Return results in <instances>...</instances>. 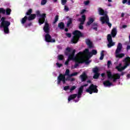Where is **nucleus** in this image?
Listing matches in <instances>:
<instances>
[{
	"instance_id": "48",
	"label": "nucleus",
	"mask_w": 130,
	"mask_h": 130,
	"mask_svg": "<svg viewBox=\"0 0 130 130\" xmlns=\"http://www.w3.org/2000/svg\"><path fill=\"white\" fill-rule=\"evenodd\" d=\"M79 28L80 30H83L84 29V26H83V24H80L79 26Z\"/></svg>"
},
{
	"instance_id": "33",
	"label": "nucleus",
	"mask_w": 130,
	"mask_h": 130,
	"mask_svg": "<svg viewBox=\"0 0 130 130\" xmlns=\"http://www.w3.org/2000/svg\"><path fill=\"white\" fill-rule=\"evenodd\" d=\"M100 76V73H94L93 78L95 79H99V77Z\"/></svg>"
},
{
	"instance_id": "59",
	"label": "nucleus",
	"mask_w": 130,
	"mask_h": 130,
	"mask_svg": "<svg viewBox=\"0 0 130 130\" xmlns=\"http://www.w3.org/2000/svg\"><path fill=\"white\" fill-rule=\"evenodd\" d=\"M126 3H127V0H123L122 1V4H126Z\"/></svg>"
},
{
	"instance_id": "41",
	"label": "nucleus",
	"mask_w": 130,
	"mask_h": 130,
	"mask_svg": "<svg viewBox=\"0 0 130 130\" xmlns=\"http://www.w3.org/2000/svg\"><path fill=\"white\" fill-rule=\"evenodd\" d=\"M63 90L64 91H68V90H70V86H64L63 88Z\"/></svg>"
},
{
	"instance_id": "54",
	"label": "nucleus",
	"mask_w": 130,
	"mask_h": 130,
	"mask_svg": "<svg viewBox=\"0 0 130 130\" xmlns=\"http://www.w3.org/2000/svg\"><path fill=\"white\" fill-rule=\"evenodd\" d=\"M67 51H68V52H71V51H72V49H71V48L70 47H68L66 49Z\"/></svg>"
},
{
	"instance_id": "14",
	"label": "nucleus",
	"mask_w": 130,
	"mask_h": 130,
	"mask_svg": "<svg viewBox=\"0 0 130 130\" xmlns=\"http://www.w3.org/2000/svg\"><path fill=\"white\" fill-rule=\"evenodd\" d=\"M41 18H40L39 19V23L40 25H42V24H44V22H45V18H46V14L43 13L42 14H41V16H40Z\"/></svg>"
},
{
	"instance_id": "28",
	"label": "nucleus",
	"mask_w": 130,
	"mask_h": 130,
	"mask_svg": "<svg viewBox=\"0 0 130 130\" xmlns=\"http://www.w3.org/2000/svg\"><path fill=\"white\" fill-rule=\"evenodd\" d=\"M12 12V9L10 8H7L5 9V14L6 16H10L11 13Z\"/></svg>"
},
{
	"instance_id": "12",
	"label": "nucleus",
	"mask_w": 130,
	"mask_h": 130,
	"mask_svg": "<svg viewBox=\"0 0 130 130\" xmlns=\"http://www.w3.org/2000/svg\"><path fill=\"white\" fill-rule=\"evenodd\" d=\"M45 40L46 42L48 43H53L55 42V39H52L51 38V36L49 35V34H46L45 36Z\"/></svg>"
},
{
	"instance_id": "56",
	"label": "nucleus",
	"mask_w": 130,
	"mask_h": 130,
	"mask_svg": "<svg viewBox=\"0 0 130 130\" xmlns=\"http://www.w3.org/2000/svg\"><path fill=\"white\" fill-rule=\"evenodd\" d=\"M81 96H82V94L80 93H78L77 98L79 99V98H81Z\"/></svg>"
},
{
	"instance_id": "58",
	"label": "nucleus",
	"mask_w": 130,
	"mask_h": 130,
	"mask_svg": "<svg viewBox=\"0 0 130 130\" xmlns=\"http://www.w3.org/2000/svg\"><path fill=\"white\" fill-rule=\"evenodd\" d=\"M71 77L72 76H71V75H68V77H67L68 81H70V80Z\"/></svg>"
},
{
	"instance_id": "10",
	"label": "nucleus",
	"mask_w": 130,
	"mask_h": 130,
	"mask_svg": "<svg viewBox=\"0 0 130 130\" xmlns=\"http://www.w3.org/2000/svg\"><path fill=\"white\" fill-rule=\"evenodd\" d=\"M107 40L108 42V44H107L108 48H110L111 47H112V46L115 45V43L113 42L112 41V37H111V34H108L107 35Z\"/></svg>"
},
{
	"instance_id": "21",
	"label": "nucleus",
	"mask_w": 130,
	"mask_h": 130,
	"mask_svg": "<svg viewBox=\"0 0 130 130\" xmlns=\"http://www.w3.org/2000/svg\"><path fill=\"white\" fill-rule=\"evenodd\" d=\"M79 21L80 22L81 25H84L85 21H86V15H82V18L79 19Z\"/></svg>"
},
{
	"instance_id": "1",
	"label": "nucleus",
	"mask_w": 130,
	"mask_h": 130,
	"mask_svg": "<svg viewBox=\"0 0 130 130\" xmlns=\"http://www.w3.org/2000/svg\"><path fill=\"white\" fill-rule=\"evenodd\" d=\"M1 22L0 28H3L5 34H9L10 33L9 27L11 25V22L7 20V18L5 17H3L1 18Z\"/></svg>"
},
{
	"instance_id": "24",
	"label": "nucleus",
	"mask_w": 130,
	"mask_h": 130,
	"mask_svg": "<svg viewBox=\"0 0 130 130\" xmlns=\"http://www.w3.org/2000/svg\"><path fill=\"white\" fill-rule=\"evenodd\" d=\"M104 86L106 87H109L112 85V83L110 82L109 80H106L103 82Z\"/></svg>"
},
{
	"instance_id": "49",
	"label": "nucleus",
	"mask_w": 130,
	"mask_h": 130,
	"mask_svg": "<svg viewBox=\"0 0 130 130\" xmlns=\"http://www.w3.org/2000/svg\"><path fill=\"white\" fill-rule=\"evenodd\" d=\"M56 64L57 66H58V68H61V67L62 66V64L59 63L58 62H57Z\"/></svg>"
},
{
	"instance_id": "43",
	"label": "nucleus",
	"mask_w": 130,
	"mask_h": 130,
	"mask_svg": "<svg viewBox=\"0 0 130 130\" xmlns=\"http://www.w3.org/2000/svg\"><path fill=\"white\" fill-rule=\"evenodd\" d=\"M77 87L76 86H73L71 88H70V91L72 92V91H74V90H75L76 89Z\"/></svg>"
},
{
	"instance_id": "64",
	"label": "nucleus",
	"mask_w": 130,
	"mask_h": 130,
	"mask_svg": "<svg viewBox=\"0 0 130 130\" xmlns=\"http://www.w3.org/2000/svg\"><path fill=\"white\" fill-rule=\"evenodd\" d=\"M127 5H128V6H130V0H128Z\"/></svg>"
},
{
	"instance_id": "32",
	"label": "nucleus",
	"mask_w": 130,
	"mask_h": 130,
	"mask_svg": "<svg viewBox=\"0 0 130 130\" xmlns=\"http://www.w3.org/2000/svg\"><path fill=\"white\" fill-rule=\"evenodd\" d=\"M92 72L94 74L99 73V68L97 67L93 68Z\"/></svg>"
},
{
	"instance_id": "50",
	"label": "nucleus",
	"mask_w": 130,
	"mask_h": 130,
	"mask_svg": "<svg viewBox=\"0 0 130 130\" xmlns=\"http://www.w3.org/2000/svg\"><path fill=\"white\" fill-rule=\"evenodd\" d=\"M70 60H71L67 59V60L65 62L66 66H69V62H70Z\"/></svg>"
},
{
	"instance_id": "29",
	"label": "nucleus",
	"mask_w": 130,
	"mask_h": 130,
	"mask_svg": "<svg viewBox=\"0 0 130 130\" xmlns=\"http://www.w3.org/2000/svg\"><path fill=\"white\" fill-rule=\"evenodd\" d=\"M1 14H2V15H6V9L4 8H0V19H2V15Z\"/></svg>"
},
{
	"instance_id": "57",
	"label": "nucleus",
	"mask_w": 130,
	"mask_h": 130,
	"mask_svg": "<svg viewBox=\"0 0 130 130\" xmlns=\"http://www.w3.org/2000/svg\"><path fill=\"white\" fill-rule=\"evenodd\" d=\"M88 84H84V85H82V86H80V87H82V88L84 89V87H87V86H88Z\"/></svg>"
},
{
	"instance_id": "31",
	"label": "nucleus",
	"mask_w": 130,
	"mask_h": 130,
	"mask_svg": "<svg viewBox=\"0 0 130 130\" xmlns=\"http://www.w3.org/2000/svg\"><path fill=\"white\" fill-rule=\"evenodd\" d=\"M33 12V10H32V9H29V10L27 11V12L25 14V16H30V15H32V13Z\"/></svg>"
},
{
	"instance_id": "51",
	"label": "nucleus",
	"mask_w": 130,
	"mask_h": 130,
	"mask_svg": "<svg viewBox=\"0 0 130 130\" xmlns=\"http://www.w3.org/2000/svg\"><path fill=\"white\" fill-rule=\"evenodd\" d=\"M36 14H37V16H39V17H40V16L41 15L40 14V11L39 10H38V11H36Z\"/></svg>"
},
{
	"instance_id": "9",
	"label": "nucleus",
	"mask_w": 130,
	"mask_h": 130,
	"mask_svg": "<svg viewBox=\"0 0 130 130\" xmlns=\"http://www.w3.org/2000/svg\"><path fill=\"white\" fill-rule=\"evenodd\" d=\"M68 81L67 77L66 78V76L62 74H60L57 77V84L59 85L61 82H62L63 84H66V81Z\"/></svg>"
},
{
	"instance_id": "20",
	"label": "nucleus",
	"mask_w": 130,
	"mask_h": 130,
	"mask_svg": "<svg viewBox=\"0 0 130 130\" xmlns=\"http://www.w3.org/2000/svg\"><path fill=\"white\" fill-rule=\"evenodd\" d=\"M111 34V37H113V38H114L115 36H116V34H117V30H116V28H113L112 29Z\"/></svg>"
},
{
	"instance_id": "63",
	"label": "nucleus",
	"mask_w": 130,
	"mask_h": 130,
	"mask_svg": "<svg viewBox=\"0 0 130 130\" xmlns=\"http://www.w3.org/2000/svg\"><path fill=\"white\" fill-rule=\"evenodd\" d=\"M127 79H130V74H129L127 75Z\"/></svg>"
},
{
	"instance_id": "7",
	"label": "nucleus",
	"mask_w": 130,
	"mask_h": 130,
	"mask_svg": "<svg viewBox=\"0 0 130 130\" xmlns=\"http://www.w3.org/2000/svg\"><path fill=\"white\" fill-rule=\"evenodd\" d=\"M82 53L83 55H84V54H86V57H87V58H90L92 55H96V54H97V50L93 49L91 52H89L88 49H85Z\"/></svg>"
},
{
	"instance_id": "30",
	"label": "nucleus",
	"mask_w": 130,
	"mask_h": 130,
	"mask_svg": "<svg viewBox=\"0 0 130 130\" xmlns=\"http://www.w3.org/2000/svg\"><path fill=\"white\" fill-rule=\"evenodd\" d=\"M27 20H28V17H27L26 16H24V17L22 18L21 20V24H25V23H26V22L27 21Z\"/></svg>"
},
{
	"instance_id": "55",
	"label": "nucleus",
	"mask_w": 130,
	"mask_h": 130,
	"mask_svg": "<svg viewBox=\"0 0 130 130\" xmlns=\"http://www.w3.org/2000/svg\"><path fill=\"white\" fill-rule=\"evenodd\" d=\"M69 81H70V82H74V81H76V79L75 78H72L71 77L70 80H69Z\"/></svg>"
},
{
	"instance_id": "52",
	"label": "nucleus",
	"mask_w": 130,
	"mask_h": 130,
	"mask_svg": "<svg viewBox=\"0 0 130 130\" xmlns=\"http://www.w3.org/2000/svg\"><path fill=\"white\" fill-rule=\"evenodd\" d=\"M110 64H111V61L108 60L107 62L108 68H109L110 67Z\"/></svg>"
},
{
	"instance_id": "4",
	"label": "nucleus",
	"mask_w": 130,
	"mask_h": 130,
	"mask_svg": "<svg viewBox=\"0 0 130 130\" xmlns=\"http://www.w3.org/2000/svg\"><path fill=\"white\" fill-rule=\"evenodd\" d=\"M107 75L108 77V80H112L113 82H115L117 80H119L120 79V75L118 73H116L115 74H113L111 73V72L108 71H107Z\"/></svg>"
},
{
	"instance_id": "38",
	"label": "nucleus",
	"mask_w": 130,
	"mask_h": 130,
	"mask_svg": "<svg viewBox=\"0 0 130 130\" xmlns=\"http://www.w3.org/2000/svg\"><path fill=\"white\" fill-rule=\"evenodd\" d=\"M46 3H47V0H42V1L41 2V5L42 6H44V5H45L46 4Z\"/></svg>"
},
{
	"instance_id": "5",
	"label": "nucleus",
	"mask_w": 130,
	"mask_h": 130,
	"mask_svg": "<svg viewBox=\"0 0 130 130\" xmlns=\"http://www.w3.org/2000/svg\"><path fill=\"white\" fill-rule=\"evenodd\" d=\"M123 62H124V66L122 67H119V66H117L116 69L118 71V72H122L123 70H125L126 68L130 66V57L129 56L126 57L123 60Z\"/></svg>"
},
{
	"instance_id": "42",
	"label": "nucleus",
	"mask_w": 130,
	"mask_h": 130,
	"mask_svg": "<svg viewBox=\"0 0 130 130\" xmlns=\"http://www.w3.org/2000/svg\"><path fill=\"white\" fill-rule=\"evenodd\" d=\"M64 10L65 12H69V11H70V8H69L68 6H64Z\"/></svg>"
},
{
	"instance_id": "19",
	"label": "nucleus",
	"mask_w": 130,
	"mask_h": 130,
	"mask_svg": "<svg viewBox=\"0 0 130 130\" xmlns=\"http://www.w3.org/2000/svg\"><path fill=\"white\" fill-rule=\"evenodd\" d=\"M85 42L86 44L88 46L89 48H93V43H92V42H91L90 39H87L85 40Z\"/></svg>"
},
{
	"instance_id": "26",
	"label": "nucleus",
	"mask_w": 130,
	"mask_h": 130,
	"mask_svg": "<svg viewBox=\"0 0 130 130\" xmlns=\"http://www.w3.org/2000/svg\"><path fill=\"white\" fill-rule=\"evenodd\" d=\"M36 14H32L27 17V20L28 21H32V20H34V19H36Z\"/></svg>"
},
{
	"instance_id": "6",
	"label": "nucleus",
	"mask_w": 130,
	"mask_h": 130,
	"mask_svg": "<svg viewBox=\"0 0 130 130\" xmlns=\"http://www.w3.org/2000/svg\"><path fill=\"white\" fill-rule=\"evenodd\" d=\"M121 49H122V44L119 43L118 44L117 49L115 51L116 57H118L119 58H122V57L124 56V53L119 54V52L121 51Z\"/></svg>"
},
{
	"instance_id": "60",
	"label": "nucleus",
	"mask_w": 130,
	"mask_h": 130,
	"mask_svg": "<svg viewBox=\"0 0 130 130\" xmlns=\"http://www.w3.org/2000/svg\"><path fill=\"white\" fill-rule=\"evenodd\" d=\"M126 49H127V50H129V49H130V46L129 45L127 46Z\"/></svg>"
},
{
	"instance_id": "25",
	"label": "nucleus",
	"mask_w": 130,
	"mask_h": 130,
	"mask_svg": "<svg viewBox=\"0 0 130 130\" xmlns=\"http://www.w3.org/2000/svg\"><path fill=\"white\" fill-rule=\"evenodd\" d=\"M94 18L89 17L88 18V21H87L86 25L87 26H90V25H91V24H93V23H94Z\"/></svg>"
},
{
	"instance_id": "36",
	"label": "nucleus",
	"mask_w": 130,
	"mask_h": 130,
	"mask_svg": "<svg viewBox=\"0 0 130 130\" xmlns=\"http://www.w3.org/2000/svg\"><path fill=\"white\" fill-rule=\"evenodd\" d=\"M71 75H70V70L67 69L66 71L65 74H63V76H70Z\"/></svg>"
},
{
	"instance_id": "61",
	"label": "nucleus",
	"mask_w": 130,
	"mask_h": 130,
	"mask_svg": "<svg viewBox=\"0 0 130 130\" xmlns=\"http://www.w3.org/2000/svg\"><path fill=\"white\" fill-rule=\"evenodd\" d=\"M101 76H102V78H104V77H105V74L104 73H102L101 74Z\"/></svg>"
},
{
	"instance_id": "13",
	"label": "nucleus",
	"mask_w": 130,
	"mask_h": 130,
	"mask_svg": "<svg viewBox=\"0 0 130 130\" xmlns=\"http://www.w3.org/2000/svg\"><path fill=\"white\" fill-rule=\"evenodd\" d=\"M100 16H104L103 17H101V18H105L108 17L107 13L104 11V10L102 9L101 8H99L98 9Z\"/></svg>"
},
{
	"instance_id": "17",
	"label": "nucleus",
	"mask_w": 130,
	"mask_h": 130,
	"mask_svg": "<svg viewBox=\"0 0 130 130\" xmlns=\"http://www.w3.org/2000/svg\"><path fill=\"white\" fill-rule=\"evenodd\" d=\"M80 78L81 79V82H86L88 79V75H87L85 73H83L80 75Z\"/></svg>"
},
{
	"instance_id": "53",
	"label": "nucleus",
	"mask_w": 130,
	"mask_h": 130,
	"mask_svg": "<svg viewBox=\"0 0 130 130\" xmlns=\"http://www.w3.org/2000/svg\"><path fill=\"white\" fill-rule=\"evenodd\" d=\"M87 10H86L85 9H83L82 10H81L80 14L81 15H83V14H84V13L86 12Z\"/></svg>"
},
{
	"instance_id": "46",
	"label": "nucleus",
	"mask_w": 130,
	"mask_h": 130,
	"mask_svg": "<svg viewBox=\"0 0 130 130\" xmlns=\"http://www.w3.org/2000/svg\"><path fill=\"white\" fill-rule=\"evenodd\" d=\"M78 75V72H75L70 75V77H74L75 76H77Z\"/></svg>"
},
{
	"instance_id": "27",
	"label": "nucleus",
	"mask_w": 130,
	"mask_h": 130,
	"mask_svg": "<svg viewBox=\"0 0 130 130\" xmlns=\"http://www.w3.org/2000/svg\"><path fill=\"white\" fill-rule=\"evenodd\" d=\"M58 27L61 30H63L64 29V23L63 22H60L58 24Z\"/></svg>"
},
{
	"instance_id": "23",
	"label": "nucleus",
	"mask_w": 130,
	"mask_h": 130,
	"mask_svg": "<svg viewBox=\"0 0 130 130\" xmlns=\"http://www.w3.org/2000/svg\"><path fill=\"white\" fill-rule=\"evenodd\" d=\"M91 26H92L91 28L92 29H93V30H94V31H98V23L96 22H94L92 24Z\"/></svg>"
},
{
	"instance_id": "37",
	"label": "nucleus",
	"mask_w": 130,
	"mask_h": 130,
	"mask_svg": "<svg viewBox=\"0 0 130 130\" xmlns=\"http://www.w3.org/2000/svg\"><path fill=\"white\" fill-rule=\"evenodd\" d=\"M58 21V15H56L55 17L54 21H53V24H55L56 22Z\"/></svg>"
},
{
	"instance_id": "40",
	"label": "nucleus",
	"mask_w": 130,
	"mask_h": 130,
	"mask_svg": "<svg viewBox=\"0 0 130 130\" xmlns=\"http://www.w3.org/2000/svg\"><path fill=\"white\" fill-rule=\"evenodd\" d=\"M67 0H61V4L62 6H64L67 4Z\"/></svg>"
},
{
	"instance_id": "3",
	"label": "nucleus",
	"mask_w": 130,
	"mask_h": 130,
	"mask_svg": "<svg viewBox=\"0 0 130 130\" xmlns=\"http://www.w3.org/2000/svg\"><path fill=\"white\" fill-rule=\"evenodd\" d=\"M82 56H83V52H79L77 54L76 57L74 58L75 61L74 69H77V67H79L80 63H84V59H83Z\"/></svg>"
},
{
	"instance_id": "8",
	"label": "nucleus",
	"mask_w": 130,
	"mask_h": 130,
	"mask_svg": "<svg viewBox=\"0 0 130 130\" xmlns=\"http://www.w3.org/2000/svg\"><path fill=\"white\" fill-rule=\"evenodd\" d=\"M87 93H89L90 94H93V93H98V89H97V86L94 84H91L88 88L86 90Z\"/></svg>"
},
{
	"instance_id": "35",
	"label": "nucleus",
	"mask_w": 130,
	"mask_h": 130,
	"mask_svg": "<svg viewBox=\"0 0 130 130\" xmlns=\"http://www.w3.org/2000/svg\"><path fill=\"white\" fill-rule=\"evenodd\" d=\"M83 90H84L83 87L80 86V87L78 89V94H81L82 95V93H83Z\"/></svg>"
},
{
	"instance_id": "18",
	"label": "nucleus",
	"mask_w": 130,
	"mask_h": 130,
	"mask_svg": "<svg viewBox=\"0 0 130 130\" xmlns=\"http://www.w3.org/2000/svg\"><path fill=\"white\" fill-rule=\"evenodd\" d=\"M67 19H68L67 21V27H69L72 24H73V18H70V17L67 16Z\"/></svg>"
},
{
	"instance_id": "2",
	"label": "nucleus",
	"mask_w": 130,
	"mask_h": 130,
	"mask_svg": "<svg viewBox=\"0 0 130 130\" xmlns=\"http://www.w3.org/2000/svg\"><path fill=\"white\" fill-rule=\"evenodd\" d=\"M73 35H74L73 38L71 39V42L73 44H76L77 42H79L80 38L83 37L84 35L80 30H76L73 31Z\"/></svg>"
},
{
	"instance_id": "22",
	"label": "nucleus",
	"mask_w": 130,
	"mask_h": 130,
	"mask_svg": "<svg viewBox=\"0 0 130 130\" xmlns=\"http://www.w3.org/2000/svg\"><path fill=\"white\" fill-rule=\"evenodd\" d=\"M77 96H78L77 94H73L70 95L68 98V101L70 102L71 100H73V99H75V98H77Z\"/></svg>"
},
{
	"instance_id": "39",
	"label": "nucleus",
	"mask_w": 130,
	"mask_h": 130,
	"mask_svg": "<svg viewBox=\"0 0 130 130\" xmlns=\"http://www.w3.org/2000/svg\"><path fill=\"white\" fill-rule=\"evenodd\" d=\"M58 58L59 60H62V59H63V55H58Z\"/></svg>"
},
{
	"instance_id": "15",
	"label": "nucleus",
	"mask_w": 130,
	"mask_h": 130,
	"mask_svg": "<svg viewBox=\"0 0 130 130\" xmlns=\"http://www.w3.org/2000/svg\"><path fill=\"white\" fill-rule=\"evenodd\" d=\"M43 30L45 33H47V34H49V31L50 30L49 28V24L47 22L45 23V25L43 27Z\"/></svg>"
},
{
	"instance_id": "47",
	"label": "nucleus",
	"mask_w": 130,
	"mask_h": 130,
	"mask_svg": "<svg viewBox=\"0 0 130 130\" xmlns=\"http://www.w3.org/2000/svg\"><path fill=\"white\" fill-rule=\"evenodd\" d=\"M84 62H85L86 64H89V63H90V61L89 60V59H87L84 60Z\"/></svg>"
},
{
	"instance_id": "34",
	"label": "nucleus",
	"mask_w": 130,
	"mask_h": 130,
	"mask_svg": "<svg viewBox=\"0 0 130 130\" xmlns=\"http://www.w3.org/2000/svg\"><path fill=\"white\" fill-rule=\"evenodd\" d=\"M104 58V51H102L101 53V56L100 59L102 60Z\"/></svg>"
},
{
	"instance_id": "44",
	"label": "nucleus",
	"mask_w": 130,
	"mask_h": 130,
	"mask_svg": "<svg viewBox=\"0 0 130 130\" xmlns=\"http://www.w3.org/2000/svg\"><path fill=\"white\" fill-rule=\"evenodd\" d=\"M66 35L68 38H71L72 37V34L71 33H66Z\"/></svg>"
},
{
	"instance_id": "16",
	"label": "nucleus",
	"mask_w": 130,
	"mask_h": 130,
	"mask_svg": "<svg viewBox=\"0 0 130 130\" xmlns=\"http://www.w3.org/2000/svg\"><path fill=\"white\" fill-rule=\"evenodd\" d=\"M75 53H76V50H73L72 53L69 55L68 59L69 60H75V57H77V56H75Z\"/></svg>"
},
{
	"instance_id": "62",
	"label": "nucleus",
	"mask_w": 130,
	"mask_h": 130,
	"mask_svg": "<svg viewBox=\"0 0 130 130\" xmlns=\"http://www.w3.org/2000/svg\"><path fill=\"white\" fill-rule=\"evenodd\" d=\"M122 28H123L124 29V28H126V27H127V25H122Z\"/></svg>"
},
{
	"instance_id": "11",
	"label": "nucleus",
	"mask_w": 130,
	"mask_h": 130,
	"mask_svg": "<svg viewBox=\"0 0 130 130\" xmlns=\"http://www.w3.org/2000/svg\"><path fill=\"white\" fill-rule=\"evenodd\" d=\"M101 21L102 24H107L109 28H111L112 24L109 22V17L106 16V17H101Z\"/></svg>"
},
{
	"instance_id": "45",
	"label": "nucleus",
	"mask_w": 130,
	"mask_h": 130,
	"mask_svg": "<svg viewBox=\"0 0 130 130\" xmlns=\"http://www.w3.org/2000/svg\"><path fill=\"white\" fill-rule=\"evenodd\" d=\"M84 4L85 6H88L90 4V1H86L84 2Z\"/></svg>"
}]
</instances>
